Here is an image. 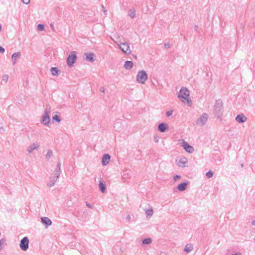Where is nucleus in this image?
Instances as JSON below:
<instances>
[{
    "instance_id": "obj_1",
    "label": "nucleus",
    "mask_w": 255,
    "mask_h": 255,
    "mask_svg": "<svg viewBox=\"0 0 255 255\" xmlns=\"http://www.w3.org/2000/svg\"><path fill=\"white\" fill-rule=\"evenodd\" d=\"M223 102L221 100H217L214 106V114L218 118H221L223 115Z\"/></svg>"
},
{
    "instance_id": "obj_2",
    "label": "nucleus",
    "mask_w": 255,
    "mask_h": 255,
    "mask_svg": "<svg viewBox=\"0 0 255 255\" xmlns=\"http://www.w3.org/2000/svg\"><path fill=\"white\" fill-rule=\"evenodd\" d=\"M178 97L179 99H183L182 102H187V103L191 102L189 100V91L186 88H182L179 91Z\"/></svg>"
},
{
    "instance_id": "obj_3",
    "label": "nucleus",
    "mask_w": 255,
    "mask_h": 255,
    "mask_svg": "<svg viewBox=\"0 0 255 255\" xmlns=\"http://www.w3.org/2000/svg\"><path fill=\"white\" fill-rule=\"evenodd\" d=\"M147 80V75L144 70L139 71L136 76V80L140 83L143 84Z\"/></svg>"
},
{
    "instance_id": "obj_4",
    "label": "nucleus",
    "mask_w": 255,
    "mask_h": 255,
    "mask_svg": "<svg viewBox=\"0 0 255 255\" xmlns=\"http://www.w3.org/2000/svg\"><path fill=\"white\" fill-rule=\"evenodd\" d=\"M120 49L125 54L128 55L131 53V50L129 46V43L127 42L121 43L118 44Z\"/></svg>"
},
{
    "instance_id": "obj_5",
    "label": "nucleus",
    "mask_w": 255,
    "mask_h": 255,
    "mask_svg": "<svg viewBox=\"0 0 255 255\" xmlns=\"http://www.w3.org/2000/svg\"><path fill=\"white\" fill-rule=\"evenodd\" d=\"M76 59V52L75 51L71 52L69 55L67 59V65L68 66H72L73 64L75 62Z\"/></svg>"
},
{
    "instance_id": "obj_6",
    "label": "nucleus",
    "mask_w": 255,
    "mask_h": 255,
    "mask_svg": "<svg viewBox=\"0 0 255 255\" xmlns=\"http://www.w3.org/2000/svg\"><path fill=\"white\" fill-rule=\"evenodd\" d=\"M19 247L22 251H27L29 247V239L28 237H25L20 241Z\"/></svg>"
},
{
    "instance_id": "obj_7",
    "label": "nucleus",
    "mask_w": 255,
    "mask_h": 255,
    "mask_svg": "<svg viewBox=\"0 0 255 255\" xmlns=\"http://www.w3.org/2000/svg\"><path fill=\"white\" fill-rule=\"evenodd\" d=\"M208 119V115L206 113H203L197 120L196 124L198 125L203 126L206 123Z\"/></svg>"
},
{
    "instance_id": "obj_8",
    "label": "nucleus",
    "mask_w": 255,
    "mask_h": 255,
    "mask_svg": "<svg viewBox=\"0 0 255 255\" xmlns=\"http://www.w3.org/2000/svg\"><path fill=\"white\" fill-rule=\"evenodd\" d=\"M59 177V176H57V177L56 175L52 173L49 178V182L47 184V186L49 187L53 186Z\"/></svg>"
},
{
    "instance_id": "obj_9",
    "label": "nucleus",
    "mask_w": 255,
    "mask_h": 255,
    "mask_svg": "<svg viewBox=\"0 0 255 255\" xmlns=\"http://www.w3.org/2000/svg\"><path fill=\"white\" fill-rule=\"evenodd\" d=\"M182 147L188 153H192L194 152V149L193 146L190 145L187 142L183 140Z\"/></svg>"
},
{
    "instance_id": "obj_10",
    "label": "nucleus",
    "mask_w": 255,
    "mask_h": 255,
    "mask_svg": "<svg viewBox=\"0 0 255 255\" xmlns=\"http://www.w3.org/2000/svg\"><path fill=\"white\" fill-rule=\"evenodd\" d=\"M39 147V144L37 142H34L27 147V151L31 153L34 149H37Z\"/></svg>"
},
{
    "instance_id": "obj_11",
    "label": "nucleus",
    "mask_w": 255,
    "mask_h": 255,
    "mask_svg": "<svg viewBox=\"0 0 255 255\" xmlns=\"http://www.w3.org/2000/svg\"><path fill=\"white\" fill-rule=\"evenodd\" d=\"M50 116L49 115H43L42 117V119L41 120V123H42L45 126H48L50 122Z\"/></svg>"
},
{
    "instance_id": "obj_12",
    "label": "nucleus",
    "mask_w": 255,
    "mask_h": 255,
    "mask_svg": "<svg viewBox=\"0 0 255 255\" xmlns=\"http://www.w3.org/2000/svg\"><path fill=\"white\" fill-rule=\"evenodd\" d=\"M84 56L85 57V59L87 61H89L91 62H93L94 61V56L95 55L93 53H86L84 54Z\"/></svg>"
},
{
    "instance_id": "obj_13",
    "label": "nucleus",
    "mask_w": 255,
    "mask_h": 255,
    "mask_svg": "<svg viewBox=\"0 0 255 255\" xmlns=\"http://www.w3.org/2000/svg\"><path fill=\"white\" fill-rule=\"evenodd\" d=\"M236 121L239 123H243L247 121V118L244 114H240L236 117Z\"/></svg>"
},
{
    "instance_id": "obj_14",
    "label": "nucleus",
    "mask_w": 255,
    "mask_h": 255,
    "mask_svg": "<svg viewBox=\"0 0 255 255\" xmlns=\"http://www.w3.org/2000/svg\"><path fill=\"white\" fill-rule=\"evenodd\" d=\"M111 156L108 154H105L102 157V163L103 165H107L110 160Z\"/></svg>"
},
{
    "instance_id": "obj_15",
    "label": "nucleus",
    "mask_w": 255,
    "mask_h": 255,
    "mask_svg": "<svg viewBox=\"0 0 255 255\" xmlns=\"http://www.w3.org/2000/svg\"><path fill=\"white\" fill-rule=\"evenodd\" d=\"M41 222L47 228L52 224V222L48 217H43L41 218Z\"/></svg>"
},
{
    "instance_id": "obj_16",
    "label": "nucleus",
    "mask_w": 255,
    "mask_h": 255,
    "mask_svg": "<svg viewBox=\"0 0 255 255\" xmlns=\"http://www.w3.org/2000/svg\"><path fill=\"white\" fill-rule=\"evenodd\" d=\"M168 128V126L167 124L164 123H162L158 125V129L160 132H163L165 131L166 129H167Z\"/></svg>"
},
{
    "instance_id": "obj_17",
    "label": "nucleus",
    "mask_w": 255,
    "mask_h": 255,
    "mask_svg": "<svg viewBox=\"0 0 255 255\" xmlns=\"http://www.w3.org/2000/svg\"><path fill=\"white\" fill-rule=\"evenodd\" d=\"M187 159L186 158H182L180 159V160L178 162V165L179 166L181 167H186V164L187 163Z\"/></svg>"
},
{
    "instance_id": "obj_18",
    "label": "nucleus",
    "mask_w": 255,
    "mask_h": 255,
    "mask_svg": "<svg viewBox=\"0 0 255 255\" xmlns=\"http://www.w3.org/2000/svg\"><path fill=\"white\" fill-rule=\"evenodd\" d=\"M114 128L116 131H119L122 129V123L120 121H117L114 123Z\"/></svg>"
},
{
    "instance_id": "obj_19",
    "label": "nucleus",
    "mask_w": 255,
    "mask_h": 255,
    "mask_svg": "<svg viewBox=\"0 0 255 255\" xmlns=\"http://www.w3.org/2000/svg\"><path fill=\"white\" fill-rule=\"evenodd\" d=\"M50 71L53 76H58L60 73V70L57 67L51 68Z\"/></svg>"
},
{
    "instance_id": "obj_20",
    "label": "nucleus",
    "mask_w": 255,
    "mask_h": 255,
    "mask_svg": "<svg viewBox=\"0 0 255 255\" xmlns=\"http://www.w3.org/2000/svg\"><path fill=\"white\" fill-rule=\"evenodd\" d=\"M133 66V62L131 61H127L124 65V67L127 70H130Z\"/></svg>"
},
{
    "instance_id": "obj_21",
    "label": "nucleus",
    "mask_w": 255,
    "mask_h": 255,
    "mask_svg": "<svg viewBox=\"0 0 255 255\" xmlns=\"http://www.w3.org/2000/svg\"><path fill=\"white\" fill-rule=\"evenodd\" d=\"M187 184L186 182L182 183L178 185L177 189L180 191H183L186 190Z\"/></svg>"
},
{
    "instance_id": "obj_22",
    "label": "nucleus",
    "mask_w": 255,
    "mask_h": 255,
    "mask_svg": "<svg viewBox=\"0 0 255 255\" xmlns=\"http://www.w3.org/2000/svg\"><path fill=\"white\" fill-rule=\"evenodd\" d=\"M144 211L145 212L146 217L150 218L152 216V215L153 214V210L151 207H150V208L149 209H147V210L144 209Z\"/></svg>"
},
{
    "instance_id": "obj_23",
    "label": "nucleus",
    "mask_w": 255,
    "mask_h": 255,
    "mask_svg": "<svg viewBox=\"0 0 255 255\" xmlns=\"http://www.w3.org/2000/svg\"><path fill=\"white\" fill-rule=\"evenodd\" d=\"M99 187L100 188V191L102 193H104L105 192V190H106V185L104 183L103 181H102V180L100 181L99 184Z\"/></svg>"
},
{
    "instance_id": "obj_24",
    "label": "nucleus",
    "mask_w": 255,
    "mask_h": 255,
    "mask_svg": "<svg viewBox=\"0 0 255 255\" xmlns=\"http://www.w3.org/2000/svg\"><path fill=\"white\" fill-rule=\"evenodd\" d=\"M177 15H185V11L184 10L183 7H180L177 9Z\"/></svg>"
},
{
    "instance_id": "obj_25",
    "label": "nucleus",
    "mask_w": 255,
    "mask_h": 255,
    "mask_svg": "<svg viewBox=\"0 0 255 255\" xmlns=\"http://www.w3.org/2000/svg\"><path fill=\"white\" fill-rule=\"evenodd\" d=\"M193 248L192 246L190 244L187 245L185 248H184V251L186 253H189L191 251H192Z\"/></svg>"
},
{
    "instance_id": "obj_26",
    "label": "nucleus",
    "mask_w": 255,
    "mask_h": 255,
    "mask_svg": "<svg viewBox=\"0 0 255 255\" xmlns=\"http://www.w3.org/2000/svg\"><path fill=\"white\" fill-rule=\"evenodd\" d=\"M50 112V106L49 105H46V108L44 111V115H49V114Z\"/></svg>"
},
{
    "instance_id": "obj_27",
    "label": "nucleus",
    "mask_w": 255,
    "mask_h": 255,
    "mask_svg": "<svg viewBox=\"0 0 255 255\" xmlns=\"http://www.w3.org/2000/svg\"><path fill=\"white\" fill-rule=\"evenodd\" d=\"M152 240L151 238H146L142 240V242L143 244H149L151 243Z\"/></svg>"
},
{
    "instance_id": "obj_28",
    "label": "nucleus",
    "mask_w": 255,
    "mask_h": 255,
    "mask_svg": "<svg viewBox=\"0 0 255 255\" xmlns=\"http://www.w3.org/2000/svg\"><path fill=\"white\" fill-rule=\"evenodd\" d=\"M135 10L134 8L130 9L128 11V16H135Z\"/></svg>"
},
{
    "instance_id": "obj_29",
    "label": "nucleus",
    "mask_w": 255,
    "mask_h": 255,
    "mask_svg": "<svg viewBox=\"0 0 255 255\" xmlns=\"http://www.w3.org/2000/svg\"><path fill=\"white\" fill-rule=\"evenodd\" d=\"M37 30L39 31H42L44 30V25L43 24H39L37 26Z\"/></svg>"
},
{
    "instance_id": "obj_30",
    "label": "nucleus",
    "mask_w": 255,
    "mask_h": 255,
    "mask_svg": "<svg viewBox=\"0 0 255 255\" xmlns=\"http://www.w3.org/2000/svg\"><path fill=\"white\" fill-rule=\"evenodd\" d=\"M53 155V152L51 150H48L46 154L45 155L46 158L47 159H49L51 158L52 155Z\"/></svg>"
},
{
    "instance_id": "obj_31",
    "label": "nucleus",
    "mask_w": 255,
    "mask_h": 255,
    "mask_svg": "<svg viewBox=\"0 0 255 255\" xmlns=\"http://www.w3.org/2000/svg\"><path fill=\"white\" fill-rule=\"evenodd\" d=\"M60 172H61V169L56 167L54 172L53 173L56 175L57 177V176H60Z\"/></svg>"
},
{
    "instance_id": "obj_32",
    "label": "nucleus",
    "mask_w": 255,
    "mask_h": 255,
    "mask_svg": "<svg viewBox=\"0 0 255 255\" xmlns=\"http://www.w3.org/2000/svg\"><path fill=\"white\" fill-rule=\"evenodd\" d=\"M128 170H126L124 171L123 175V177L124 179H127L130 177V174L128 172H126Z\"/></svg>"
},
{
    "instance_id": "obj_33",
    "label": "nucleus",
    "mask_w": 255,
    "mask_h": 255,
    "mask_svg": "<svg viewBox=\"0 0 255 255\" xmlns=\"http://www.w3.org/2000/svg\"><path fill=\"white\" fill-rule=\"evenodd\" d=\"M52 119L53 121L57 122V123H59L61 121V119L60 117L58 115H54L52 117Z\"/></svg>"
},
{
    "instance_id": "obj_34",
    "label": "nucleus",
    "mask_w": 255,
    "mask_h": 255,
    "mask_svg": "<svg viewBox=\"0 0 255 255\" xmlns=\"http://www.w3.org/2000/svg\"><path fill=\"white\" fill-rule=\"evenodd\" d=\"M5 238H2L0 240V251L2 249V246L5 244Z\"/></svg>"
},
{
    "instance_id": "obj_35",
    "label": "nucleus",
    "mask_w": 255,
    "mask_h": 255,
    "mask_svg": "<svg viewBox=\"0 0 255 255\" xmlns=\"http://www.w3.org/2000/svg\"><path fill=\"white\" fill-rule=\"evenodd\" d=\"M206 175L207 177V178H210L213 177V172L211 170H210L206 173Z\"/></svg>"
},
{
    "instance_id": "obj_36",
    "label": "nucleus",
    "mask_w": 255,
    "mask_h": 255,
    "mask_svg": "<svg viewBox=\"0 0 255 255\" xmlns=\"http://www.w3.org/2000/svg\"><path fill=\"white\" fill-rule=\"evenodd\" d=\"M12 60L13 65H15L16 63V52L14 53L12 55Z\"/></svg>"
},
{
    "instance_id": "obj_37",
    "label": "nucleus",
    "mask_w": 255,
    "mask_h": 255,
    "mask_svg": "<svg viewBox=\"0 0 255 255\" xmlns=\"http://www.w3.org/2000/svg\"><path fill=\"white\" fill-rule=\"evenodd\" d=\"M101 10H102L103 11V13L104 15H107V14H108L107 11L103 5H101Z\"/></svg>"
},
{
    "instance_id": "obj_38",
    "label": "nucleus",
    "mask_w": 255,
    "mask_h": 255,
    "mask_svg": "<svg viewBox=\"0 0 255 255\" xmlns=\"http://www.w3.org/2000/svg\"><path fill=\"white\" fill-rule=\"evenodd\" d=\"M8 79V76L7 75H4L2 76V80L5 83L7 81Z\"/></svg>"
},
{
    "instance_id": "obj_39",
    "label": "nucleus",
    "mask_w": 255,
    "mask_h": 255,
    "mask_svg": "<svg viewBox=\"0 0 255 255\" xmlns=\"http://www.w3.org/2000/svg\"><path fill=\"white\" fill-rule=\"evenodd\" d=\"M173 111H168L166 112V115L167 117H169L172 115Z\"/></svg>"
},
{
    "instance_id": "obj_40",
    "label": "nucleus",
    "mask_w": 255,
    "mask_h": 255,
    "mask_svg": "<svg viewBox=\"0 0 255 255\" xmlns=\"http://www.w3.org/2000/svg\"><path fill=\"white\" fill-rule=\"evenodd\" d=\"M23 3L27 4L29 3L30 0H21Z\"/></svg>"
},
{
    "instance_id": "obj_41",
    "label": "nucleus",
    "mask_w": 255,
    "mask_h": 255,
    "mask_svg": "<svg viewBox=\"0 0 255 255\" xmlns=\"http://www.w3.org/2000/svg\"><path fill=\"white\" fill-rule=\"evenodd\" d=\"M5 51V49L3 47H2V46H0V53H4Z\"/></svg>"
},
{
    "instance_id": "obj_42",
    "label": "nucleus",
    "mask_w": 255,
    "mask_h": 255,
    "mask_svg": "<svg viewBox=\"0 0 255 255\" xmlns=\"http://www.w3.org/2000/svg\"><path fill=\"white\" fill-rule=\"evenodd\" d=\"M164 47L166 48H169L170 47V43H165L164 44Z\"/></svg>"
},
{
    "instance_id": "obj_43",
    "label": "nucleus",
    "mask_w": 255,
    "mask_h": 255,
    "mask_svg": "<svg viewBox=\"0 0 255 255\" xmlns=\"http://www.w3.org/2000/svg\"><path fill=\"white\" fill-rule=\"evenodd\" d=\"M5 131L4 128L3 127H0V133H3Z\"/></svg>"
},
{
    "instance_id": "obj_44",
    "label": "nucleus",
    "mask_w": 255,
    "mask_h": 255,
    "mask_svg": "<svg viewBox=\"0 0 255 255\" xmlns=\"http://www.w3.org/2000/svg\"><path fill=\"white\" fill-rule=\"evenodd\" d=\"M180 178V175H176L174 177V179L175 181L177 180L178 179H179Z\"/></svg>"
},
{
    "instance_id": "obj_45",
    "label": "nucleus",
    "mask_w": 255,
    "mask_h": 255,
    "mask_svg": "<svg viewBox=\"0 0 255 255\" xmlns=\"http://www.w3.org/2000/svg\"><path fill=\"white\" fill-rule=\"evenodd\" d=\"M126 219L128 221V222H130V216L129 215H127Z\"/></svg>"
},
{
    "instance_id": "obj_46",
    "label": "nucleus",
    "mask_w": 255,
    "mask_h": 255,
    "mask_svg": "<svg viewBox=\"0 0 255 255\" xmlns=\"http://www.w3.org/2000/svg\"><path fill=\"white\" fill-rule=\"evenodd\" d=\"M86 206L88 207L91 208V209L93 208V206L91 205H90L89 203H88V202H86Z\"/></svg>"
},
{
    "instance_id": "obj_47",
    "label": "nucleus",
    "mask_w": 255,
    "mask_h": 255,
    "mask_svg": "<svg viewBox=\"0 0 255 255\" xmlns=\"http://www.w3.org/2000/svg\"><path fill=\"white\" fill-rule=\"evenodd\" d=\"M100 91L101 92H103H103H104V91H105V89H104V87H101V88H100Z\"/></svg>"
},
{
    "instance_id": "obj_48",
    "label": "nucleus",
    "mask_w": 255,
    "mask_h": 255,
    "mask_svg": "<svg viewBox=\"0 0 255 255\" xmlns=\"http://www.w3.org/2000/svg\"><path fill=\"white\" fill-rule=\"evenodd\" d=\"M56 167H58V168H60V167H61V163H60V162H58V163H57V164Z\"/></svg>"
},
{
    "instance_id": "obj_49",
    "label": "nucleus",
    "mask_w": 255,
    "mask_h": 255,
    "mask_svg": "<svg viewBox=\"0 0 255 255\" xmlns=\"http://www.w3.org/2000/svg\"><path fill=\"white\" fill-rule=\"evenodd\" d=\"M232 255H242L241 253H240V252H238L236 254H232Z\"/></svg>"
},
{
    "instance_id": "obj_50",
    "label": "nucleus",
    "mask_w": 255,
    "mask_h": 255,
    "mask_svg": "<svg viewBox=\"0 0 255 255\" xmlns=\"http://www.w3.org/2000/svg\"><path fill=\"white\" fill-rule=\"evenodd\" d=\"M252 225H253V226H255V220L252 221Z\"/></svg>"
},
{
    "instance_id": "obj_51",
    "label": "nucleus",
    "mask_w": 255,
    "mask_h": 255,
    "mask_svg": "<svg viewBox=\"0 0 255 255\" xmlns=\"http://www.w3.org/2000/svg\"><path fill=\"white\" fill-rule=\"evenodd\" d=\"M20 55V52H17V58H19Z\"/></svg>"
},
{
    "instance_id": "obj_52",
    "label": "nucleus",
    "mask_w": 255,
    "mask_h": 255,
    "mask_svg": "<svg viewBox=\"0 0 255 255\" xmlns=\"http://www.w3.org/2000/svg\"><path fill=\"white\" fill-rule=\"evenodd\" d=\"M50 26H51V27L52 28V29H53V25L52 24H50Z\"/></svg>"
},
{
    "instance_id": "obj_53",
    "label": "nucleus",
    "mask_w": 255,
    "mask_h": 255,
    "mask_svg": "<svg viewBox=\"0 0 255 255\" xmlns=\"http://www.w3.org/2000/svg\"><path fill=\"white\" fill-rule=\"evenodd\" d=\"M155 141L156 142H158V139H155Z\"/></svg>"
},
{
    "instance_id": "obj_54",
    "label": "nucleus",
    "mask_w": 255,
    "mask_h": 255,
    "mask_svg": "<svg viewBox=\"0 0 255 255\" xmlns=\"http://www.w3.org/2000/svg\"><path fill=\"white\" fill-rule=\"evenodd\" d=\"M241 166H242V167H243V164H241Z\"/></svg>"
},
{
    "instance_id": "obj_55",
    "label": "nucleus",
    "mask_w": 255,
    "mask_h": 255,
    "mask_svg": "<svg viewBox=\"0 0 255 255\" xmlns=\"http://www.w3.org/2000/svg\"><path fill=\"white\" fill-rule=\"evenodd\" d=\"M254 241H255V239H254Z\"/></svg>"
}]
</instances>
